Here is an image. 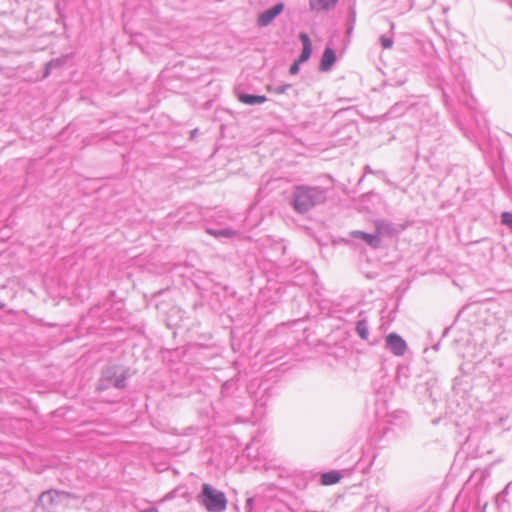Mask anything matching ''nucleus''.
<instances>
[{"mask_svg":"<svg viewBox=\"0 0 512 512\" xmlns=\"http://www.w3.org/2000/svg\"><path fill=\"white\" fill-rule=\"evenodd\" d=\"M51 66H52V62L48 63V65H47V70H49V68H50ZM48 73H49V71H46V74H48Z\"/></svg>","mask_w":512,"mask_h":512,"instance_id":"aec40b11","label":"nucleus"},{"mask_svg":"<svg viewBox=\"0 0 512 512\" xmlns=\"http://www.w3.org/2000/svg\"><path fill=\"white\" fill-rule=\"evenodd\" d=\"M300 40H301V42L303 44V50H302V53H301V55L299 57V60L301 62H305L311 56L312 45H311V41H310L309 36L307 34H305V33L300 34Z\"/></svg>","mask_w":512,"mask_h":512,"instance_id":"1a4fd4ad","label":"nucleus"},{"mask_svg":"<svg viewBox=\"0 0 512 512\" xmlns=\"http://www.w3.org/2000/svg\"><path fill=\"white\" fill-rule=\"evenodd\" d=\"M197 499L208 512H223L228 504L226 495L208 483L202 485V491Z\"/></svg>","mask_w":512,"mask_h":512,"instance_id":"f257e3e1","label":"nucleus"},{"mask_svg":"<svg viewBox=\"0 0 512 512\" xmlns=\"http://www.w3.org/2000/svg\"><path fill=\"white\" fill-rule=\"evenodd\" d=\"M330 1H331V5H335L338 0H330Z\"/></svg>","mask_w":512,"mask_h":512,"instance_id":"412c9836","label":"nucleus"},{"mask_svg":"<svg viewBox=\"0 0 512 512\" xmlns=\"http://www.w3.org/2000/svg\"><path fill=\"white\" fill-rule=\"evenodd\" d=\"M382 224H377V235L367 234L362 231H354L352 232V236L355 238H360L364 240L367 244L372 246L373 248H378L380 246V238L379 236L382 234Z\"/></svg>","mask_w":512,"mask_h":512,"instance_id":"423d86ee","label":"nucleus"},{"mask_svg":"<svg viewBox=\"0 0 512 512\" xmlns=\"http://www.w3.org/2000/svg\"><path fill=\"white\" fill-rule=\"evenodd\" d=\"M379 40L384 49H390L393 47L394 42L391 37L382 35V36H380Z\"/></svg>","mask_w":512,"mask_h":512,"instance_id":"2eb2a0df","label":"nucleus"},{"mask_svg":"<svg viewBox=\"0 0 512 512\" xmlns=\"http://www.w3.org/2000/svg\"><path fill=\"white\" fill-rule=\"evenodd\" d=\"M502 223L512 229V213L503 212L501 215Z\"/></svg>","mask_w":512,"mask_h":512,"instance_id":"dca6fc26","label":"nucleus"},{"mask_svg":"<svg viewBox=\"0 0 512 512\" xmlns=\"http://www.w3.org/2000/svg\"><path fill=\"white\" fill-rule=\"evenodd\" d=\"M331 6V1L328 2L326 0H310L311 9L317 12L327 10Z\"/></svg>","mask_w":512,"mask_h":512,"instance_id":"f8f14e48","label":"nucleus"},{"mask_svg":"<svg viewBox=\"0 0 512 512\" xmlns=\"http://www.w3.org/2000/svg\"><path fill=\"white\" fill-rule=\"evenodd\" d=\"M115 387L119 388V387H124V379H117L114 383Z\"/></svg>","mask_w":512,"mask_h":512,"instance_id":"a211bd4d","label":"nucleus"},{"mask_svg":"<svg viewBox=\"0 0 512 512\" xmlns=\"http://www.w3.org/2000/svg\"><path fill=\"white\" fill-rule=\"evenodd\" d=\"M4 308V304L0 303V309Z\"/></svg>","mask_w":512,"mask_h":512,"instance_id":"4be33fe9","label":"nucleus"},{"mask_svg":"<svg viewBox=\"0 0 512 512\" xmlns=\"http://www.w3.org/2000/svg\"><path fill=\"white\" fill-rule=\"evenodd\" d=\"M283 8V4H277L261 13L257 20L258 25L261 27L269 25L283 11Z\"/></svg>","mask_w":512,"mask_h":512,"instance_id":"39448f33","label":"nucleus"},{"mask_svg":"<svg viewBox=\"0 0 512 512\" xmlns=\"http://www.w3.org/2000/svg\"><path fill=\"white\" fill-rule=\"evenodd\" d=\"M341 474L337 471H331L322 474L321 483L325 486L336 484L340 481Z\"/></svg>","mask_w":512,"mask_h":512,"instance_id":"9d476101","label":"nucleus"},{"mask_svg":"<svg viewBox=\"0 0 512 512\" xmlns=\"http://www.w3.org/2000/svg\"><path fill=\"white\" fill-rule=\"evenodd\" d=\"M300 63H302V62L298 59L297 61H295V62L292 64V66L290 67V73H291L292 75H295V74H297V73H298Z\"/></svg>","mask_w":512,"mask_h":512,"instance_id":"f3484780","label":"nucleus"},{"mask_svg":"<svg viewBox=\"0 0 512 512\" xmlns=\"http://www.w3.org/2000/svg\"><path fill=\"white\" fill-rule=\"evenodd\" d=\"M300 40H301V42L303 44V50H302V53H301V55L299 57V60L301 62H305L311 56L312 45H311V41H310L309 36L307 34H305V33L300 34Z\"/></svg>","mask_w":512,"mask_h":512,"instance_id":"6e6552de","label":"nucleus"},{"mask_svg":"<svg viewBox=\"0 0 512 512\" xmlns=\"http://www.w3.org/2000/svg\"><path fill=\"white\" fill-rule=\"evenodd\" d=\"M323 200L322 192L317 188L297 187L294 191L293 207L299 213H305Z\"/></svg>","mask_w":512,"mask_h":512,"instance_id":"f03ea898","label":"nucleus"},{"mask_svg":"<svg viewBox=\"0 0 512 512\" xmlns=\"http://www.w3.org/2000/svg\"><path fill=\"white\" fill-rule=\"evenodd\" d=\"M207 233L214 237H234L237 235V233L231 229H223V230L208 229Z\"/></svg>","mask_w":512,"mask_h":512,"instance_id":"ddd939ff","label":"nucleus"},{"mask_svg":"<svg viewBox=\"0 0 512 512\" xmlns=\"http://www.w3.org/2000/svg\"><path fill=\"white\" fill-rule=\"evenodd\" d=\"M386 344L390 351L396 356H402L407 348L406 342L395 333L387 335Z\"/></svg>","mask_w":512,"mask_h":512,"instance_id":"20e7f679","label":"nucleus"},{"mask_svg":"<svg viewBox=\"0 0 512 512\" xmlns=\"http://www.w3.org/2000/svg\"><path fill=\"white\" fill-rule=\"evenodd\" d=\"M72 495L65 491L48 490L42 492L38 498V505L46 512H54L61 505H68Z\"/></svg>","mask_w":512,"mask_h":512,"instance_id":"7ed1b4c3","label":"nucleus"},{"mask_svg":"<svg viewBox=\"0 0 512 512\" xmlns=\"http://www.w3.org/2000/svg\"><path fill=\"white\" fill-rule=\"evenodd\" d=\"M239 100L244 104L254 105L264 103L267 98L265 96L243 94L239 97Z\"/></svg>","mask_w":512,"mask_h":512,"instance_id":"9b49d317","label":"nucleus"},{"mask_svg":"<svg viewBox=\"0 0 512 512\" xmlns=\"http://www.w3.org/2000/svg\"><path fill=\"white\" fill-rule=\"evenodd\" d=\"M141 512H158V510L155 509V508H149V509H146V510L141 511Z\"/></svg>","mask_w":512,"mask_h":512,"instance_id":"6ab92c4d","label":"nucleus"},{"mask_svg":"<svg viewBox=\"0 0 512 512\" xmlns=\"http://www.w3.org/2000/svg\"><path fill=\"white\" fill-rule=\"evenodd\" d=\"M335 60L336 55L333 49L330 47L325 48L320 63L321 70L328 71L335 63Z\"/></svg>","mask_w":512,"mask_h":512,"instance_id":"0eeeda50","label":"nucleus"},{"mask_svg":"<svg viewBox=\"0 0 512 512\" xmlns=\"http://www.w3.org/2000/svg\"><path fill=\"white\" fill-rule=\"evenodd\" d=\"M356 330L362 339L366 340L368 338L369 332H368V327H367L366 321H364V320L359 321L357 323Z\"/></svg>","mask_w":512,"mask_h":512,"instance_id":"4468645a","label":"nucleus"}]
</instances>
